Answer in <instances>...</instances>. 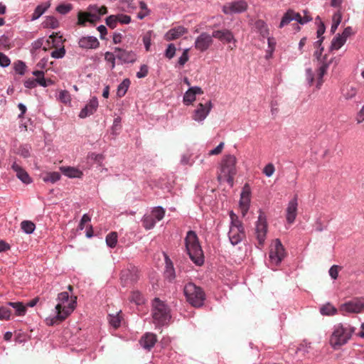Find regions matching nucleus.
I'll return each instance as SVG.
<instances>
[{
    "mask_svg": "<svg viewBox=\"0 0 364 364\" xmlns=\"http://www.w3.org/2000/svg\"><path fill=\"white\" fill-rule=\"evenodd\" d=\"M76 296H71L69 301V294L66 291L58 294L55 306L56 316L51 320V324L60 323L64 321L75 309Z\"/></svg>",
    "mask_w": 364,
    "mask_h": 364,
    "instance_id": "1",
    "label": "nucleus"
},
{
    "mask_svg": "<svg viewBox=\"0 0 364 364\" xmlns=\"http://www.w3.org/2000/svg\"><path fill=\"white\" fill-rule=\"evenodd\" d=\"M237 159L234 155H225L220 164L218 179L227 181L231 186L234 183V177L237 173Z\"/></svg>",
    "mask_w": 364,
    "mask_h": 364,
    "instance_id": "2",
    "label": "nucleus"
},
{
    "mask_svg": "<svg viewBox=\"0 0 364 364\" xmlns=\"http://www.w3.org/2000/svg\"><path fill=\"white\" fill-rule=\"evenodd\" d=\"M185 245L191 259L197 265L200 266L204 262V255L196 233L193 230L187 232L185 238Z\"/></svg>",
    "mask_w": 364,
    "mask_h": 364,
    "instance_id": "3",
    "label": "nucleus"
},
{
    "mask_svg": "<svg viewBox=\"0 0 364 364\" xmlns=\"http://www.w3.org/2000/svg\"><path fill=\"white\" fill-rule=\"evenodd\" d=\"M353 332V328L345 327L341 323L334 326L329 339L330 345L336 350L339 349L341 346L348 343Z\"/></svg>",
    "mask_w": 364,
    "mask_h": 364,
    "instance_id": "4",
    "label": "nucleus"
},
{
    "mask_svg": "<svg viewBox=\"0 0 364 364\" xmlns=\"http://www.w3.org/2000/svg\"><path fill=\"white\" fill-rule=\"evenodd\" d=\"M183 293L186 301L194 307H200L205 300V294L203 289L194 283L190 282L183 287Z\"/></svg>",
    "mask_w": 364,
    "mask_h": 364,
    "instance_id": "5",
    "label": "nucleus"
},
{
    "mask_svg": "<svg viewBox=\"0 0 364 364\" xmlns=\"http://www.w3.org/2000/svg\"><path fill=\"white\" fill-rule=\"evenodd\" d=\"M151 315L154 322L158 325L168 323L171 318L169 307L159 298L152 301Z\"/></svg>",
    "mask_w": 364,
    "mask_h": 364,
    "instance_id": "6",
    "label": "nucleus"
},
{
    "mask_svg": "<svg viewBox=\"0 0 364 364\" xmlns=\"http://www.w3.org/2000/svg\"><path fill=\"white\" fill-rule=\"evenodd\" d=\"M230 225L228 232V237L232 245L239 244L245 237V232L242 223L239 220L238 216L232 211L230 213Z\"/></svg>",
    "mask_w": 364,
    "mask_h": 364,
    "instance_id": "7",
    "label": "nucleus"
},
{
    "mask_svg": "<svg viewBox=\"0 0 364 364\" xmlns=\"http://www.w3.org/2000/svg\"><path fill=\"white\" fill-rule=\"evenodd\" d=\"M364 310V297H357L341 305L339 311L345 313L358 314Z\"/></svg>",
    "mask_w": 364,
    "mask_h": 364,
    "instance_id": "8",
    "label": "nucleus"
},
{
    "mask_svg": "<svg viewBox=\"0 0 364 364\" xmlns=\"http://www.w3.org/2000/svg\"><path fill=\"white\" fill-rule=\"evenodd\" d=\"M286 256L285 249L279 239L273 241L269 250L271 262L276 265L281 263Z\"/></svg>",
    "mask_w": 364,
    "mask_h": 364,
    "instance_id": "9",
    "label": "nucleus"
},
{
    "mask_svg": "<svg viewBox=\"0 0 364 364\" xmlns=\"http://www.w3.org/2000/svg\"><path fill=\"white\" fill-rule=\"evenodd\" d=\"M93 6L89 7V11L84 12L80 11L77 14V24L82 26H85L86 22H90L93 25L100 21V17L97 16L96 10H92L91 8Z\"/></svg>",
    "mask_w": 364,
    "mask_h": 364,
    "instance_id": "10",
    "label": "nucleus"
},
{
    "mask_svg": "<svg viewBox=\"0 0 364 364\" xmlns=\"http://www.w3.org/2000/svg\"><path fill=\"white\" fill-rule=\"evenodd\" d=\"M267 232V223L265 216L261 213L259 215L258 220L256 224V237L259 245H263L266 239Z\"/></svg>",
    "mask_w": 364,
    "mask_h": 364,
    "instance_id": "11",
    "label": "nucleus"
},
{
    "mask_svg": "<svg viewBox=\"0 0 364 364\" xmlns=\"http://www.w3.org/2000/svg\"><path fill=\"white\" fill-rule=\"evenodd\" d=\"M139 277V272L136 268L126 269L121 272V283L124 287H127L136 282Z\"/></svg>",
    "mask_w": 364,
    "mask_h": 364,
    "instance_id": "12",
    "label": "nucleus"
},
{
    "mask_svg": "<svg viewBox=\"0 0 364 364\" xmlns=\"http://www.w3.org/2000/svg\"><path fill=\"white\" fill-rule=\"evenodd\" d=\"M213 105L211 101H207L205 103H199L193 114V119L197 122L203 121L210 113Z\"/></svg>",
    "mask_w": 364,
    "mask_h": 364,
    "instance_id": "13",
    "label": "nucleus"
},
{
    "mask_svg": "<svg viewBox=\"0 0 364 364\" xmlns=\"http://www.w3.org/2000/svg\"><path fill=\"white\" fill-rule=\"evenodd\" d=\"M213 40L212 35L203 32L200 33L195 41V48L200 52H203L209 48L213 44Z\"/></svg>",
    "mask_w": 364,
    "mask_h": 364,
    "instance_id": "14",
    "label": "nucleus"
},
{
    "mask_svg": "<svg viewBox=\"0 0 364 364\" xmlns=\"http://www.w3.org/2000/svg\"><path fill=\"white\" fill-rule=\"evenodd\" d=\"M250 203V188L247 184L243 187L242 191L240 195V208L243 216L248 212Z\"/></svg>",
    "mask_w": 364,
    "mask_h": 364,
    "instance_id": "15",
    "label": "nucleus"
},
{
    "mask_svg": "<svg viewBox=\"0 0 364 364\" xmlns=\"http://www.w3.org/2000/svg\"><path fill=\"white\" fill-rule=\"evenodd\" d=\"M114 53H116V58L124 63H134L136 59V54L131 50L115 48Z\"/></svg>",
    "mask_w": 364,
    "mask_h": 364,
    "instance_id": "16",
    "label": "nucleus"
},
{
    "mask_svg": "<svg viewBox=\"0 0 364 364\" xmlns=\"http://www.w3.org/2000/svg\"><path fill=\"white\" fill-rule=\"evenodd\" d=\"M212 36L213 38L218 39L223 43H228L232 41L236 42L232 33L228 29L213 31Z\"/></svg>",
    "mask_w": 364,
    "mask_h": 364,
    "instance_id": "17",
    "label": "nucleus"
},
{
    "mask_svg": "<svg viewBox=\"0 0 364 364\" xmlns=\"http://www.w3.org/2000/svg\"><path fill=\"white\" fill-rule=\"evenodd\" d=\"M297 206L298 203L296 198H294L288 203V206L286 210V219L289 224H292L295 221L297 215Z\"/></svg>",
    "mask_w": 364,
    "mask_h": 364,
    "instance_id": "18",
    "label": "nucleus"
},
{
    "mask_svg": "<svg viewBox=\"0 0 364 364\" xmlns=\"http://www.w3.org/2000/svg\"><path fill=\"white\" fill-rule=\"evenodd\" d=\"M98 107V100L97 97H92L86 106L80 111L79 117L80 118H85L92 114Z\"/></svg>",
    "mask_w": 364,
    "mask_h": 364,
    "instance_id": "19",
    "label": "nucleus"
},
{
    "mask_svg": "<svg viewBox=\"0 0 364 364\" xmlns=\"http://www.w3.org/2000/svg\"><path fill=\"white\" fill-rule=\"evenodd\" d=\"M79 46L84 49H95L99 47L100 42L93 36L82 37L78 42Z\"/></svg>",
    "mask_w": 364,
    "mask_h": 364,
    "instance_id": "20",
    "label": "nucleus"
},
{
    "mask_svg": "<svg viewBox=\"0 0 364 364\" xmlns=\"http://www.w3.org/2000/svg\"><path fill=\"white\" fill-rule=\"evenodd\" d=\"M247 8V4L245 1L240 0L231 3L228 7H224L223 11L226 14L240 13L245 11Z\"/></svg>",
    "mask_w": 364,
    "mask_h": 364,
    "instance_id": "21",
    "label": "nucleus"
},
{
    "mask_svg": "<svg viewBox=\"0 0 364 364\" xmlns=\"http://www.w3.org/2000/svg\"><path fill=\"white\" fill-rule=\"evenodd\" d=\"M157 341L156 336L152 333H146L140 340L141 346L146 350L151 349Z\"/></svg>",
    "mask_w": 364,
    "mask_h": 364,
    "instance_id": "22",
    "label": "nucleus"
},
{
    "mask_svg": "<svg viewBox=\"0 0 364 364\" xmlns=\"http://www.w3.org/2000/svg\"><path fill=\"white\" fill-rule=\"evenodd\" d=\"M11 168L16 172L18 178H19L23 183L28 184L31 182V179L28 173L22 168L20 165L14 162L12 164Z\"/></svg>",
    "mask_w": 364,
    "mask_h": 364,
    "instance_id": "23",
    "label": "nucleus"
},
{
    "mask_svg": "<svg viewBox=\"0 0 364 364\" xmlns=\"http://www.w3.org/2000/svg\"><path fill=\"white\" fill-rule=\"evenodd\" d=\"M186 32L187 31L184 27L178 26L169 30L165 35V39L166 41H173L178 38Z\"/></svg>",
    "mask_w": 364,
    "mask_h": 364,
    "instance_id": "24",
    "label": "nucleus"
},
{
    "mask_svg": "<svg viewBox=\"0 0 364 364\" xmlns=\"http://www.w3.org/2000/svg\"><path fill=\"white\" fill-rule=\"evenodd\" d=\"M60 170L64 175L69 178H80L83 175L80 170L71 166H61Z\"/></svg>",
    "mask_w": 364,
    "mask_h": 364,
    "instance_id": "25",
    "label": "nucleus"
},
{
    "mask_svg": "<svg viewBox=\"0 0 364 364\" xmlns=\"http://www.w3.org/2000/svg\"><path fill=\"white\" fill-rule=\"evenodd\" d=\"M130 80L128 78L124 79L118 86L117 95L119 97H122L125 95L127 90L130 85Z\"/></svg>",
    "mask_w": 364,
    "mask_h": 364,
    "instance_id": "26",
    "label": "nucleus"
},
{
    "mask_svg": "<svg viewBox=\"0 0 364 364\" xmlns=\"http://www.w3.org/2000/svg\"><path fill=\"white\" fill-rule=\"evenodd\" d=\"M119 3L122 5V10L127 12H131L137 7L135 0H119Z\"/></svg>",
    "mask_w": 364,
    "mask_h": 364,
    "instance_id": "27",
    "label": "nucleus"
},
{
    "mask_svg": "<svg viewBox=\"0 0 364 364\" xmlns=\"http://www.w3.org/2000/svg\"><path fill=\"white\" fill-rule=\"evenodd\" d=\"M338 310L331 304L327 303L322 306L320 309V312L322 315L325 316H333L336 314Z\"/></svg>",
    "mask_w": 364,
    "mask_h": 364,
    "instance_id": "28",
    "label": "nucleus"
},
{
    "mask_svg": "<svg viewBox=\"0 0 364 364\" xmlns=\"http://www.w3.org/2000/svg\"><path fill=\"white\" fill-rule=\"evenodd\" d=\"M139 6L141 11L137 14V18L141 20L148 16L150 14L151 11L144 1H140L139 2Z\"/></svg>",
    "mask_w": 364,
    "mask_h": 364,
    "instance_id": "29",
    "label": "nucleus"
},
{
    "mask_svg": "<svg viewBox=\"0 0 364 364\" xmlns=\"http://www.w3.org/2000/svg\"><path fill=\"white\" fill-rule=\"evenodd\" d=\"M156 222V220L153 218V215H151V214L145 215L142 219V225L146 230L152 229L154 227Z\"/></svg>",
    "mask_w": 364,
    "mask_h": 364,
    "instance_id": "30",
    "label": "nucleus"
},
{
    "mask_svg": "<svg viewBox=\"0 0 364 364\" xmlns=\"http://www.w3.org/2000/svg\"><path fill=\"white\" fill-rule=\"evenodd\" d=\"M49 6H50V4H48V3H46L45 4L38 5L36 8V9L32 15V19L34 20V19L38 18L41 15H43L45 13V11L49 8Z\"/></svg>",
    "mask_w": 364,
    "mask_h": 364,
    "instance_id": "31",
    "label": "nucleus"
},
{
    "mask_svg": "<svg viewBox=\"0 0 364 364\" xmlns=\"http://www.w3.org/2000/svg\"><path fill=\"white\" fill-rule=\"evenodd\" d=\"M164 276L169 281H172L175 278V270L171 262L166 261V270L164 272Z\"/></svg>",
    "mask_w": 364,
    "mask_h": 364,
    "instance_id": "32",
    "label": "nucleus"
},
{
    "mask_svg": "<svg viewBox=\"0 0 364 364\" xmlns=\"http://www.w3.org/2000/svg\"><path fill=\"white\" fill-rule=\"evenodd\" d=\"M122 317L119 315V312H118L116 315L109 314L108 320L112 326L114 328H118L121 324Z\"/></svg>",
    "mask_w": 364,
    "mask_h": 364,
    "instance_id": "33",
    "label": "nucleus"
},
{
    "mask_svg": "<svg viewBox=\"0 0 364 364\" xmlns=\"http://www.w3.org/2000/svg\"><path fill=\"white\" fill-rule=\"evenodd\" d=\"M60 178V174L58 172H48L43 177V181L45 182H50L52 183H55L59 181Z\"/></svg>",
    "mask_w": 364,
    "mask_h": 364,
    "instance_id": "34",
    "label": "nucleus"
},
{
    "mask_svg": "<svg viewBox=\"0 0 364 364\" xmlns=\"http://www.w3.org/2000/svg\"><path fill=\"white\" fill-rule=\"evenodd\" d=\"M346 40L343 38L341 35H338L336 37H335L331 43V48L335 50H338L341 48L342 46L344 45Z\"/></svg>",
    "mask_w": 364,
    "mask_h": 364,
    "instance_id": "35",
    "label": "nucleus"
},
{
    "mask_svg": "<svg viewBox=\"0 0 364 364\" xmlns=\"http://www.w3.org/2000/svg\"><path fill=\"white\" fill-rule=\"evenodd\" d=\"M341 19H342V14L339 11L336 12L333 14V18H332L333 23H332L331 28V31L332 33H335L338 25L340 24V23L341 21Z\"/></svg>",
    "mask_w": 364,
    "mask_h": 364,
    "instance_id": "36",
    "label": "nucleus"
},
{
    "mask_svg": "<svg viewBox=\"0 0 364 364\" xmlns=\"http://www.w3.org/2000/svg\"><path fill=\"white\" fill-rule=\"evenodd\" d=\"M195 100L196 96L193 89L191 87L185 92L183 95V102L186 105H189L192 104Z\"/></svg>",
    "mask_w": 364,
    "mask_h": 364,
    "instance_id": "37",
    "label": "nucleus"
},
{
    "mask_svg": "<svg viewBox=\"0 0 364 364\" xmlns=\"http://www.w3.org/2000/svg\"><path fill=\"white\" fill-rule=\"evenodd\" d=\"M21 229L27 234L32 233L35 230V224L29 220H23L21 223Z\"/></svg>",
    "mask_w": 364,
    "mask_h": 364,
    "instance_id": "38",
    "label": "nucleus"
},
{
    "mask_svg": "<svg viewBox=\"0 0 364 364\" xmlns=\"http://www.w3.org/2000/svg\"><path fill=\"white\" fill-rule=\"evenodd\" d=\"M150 214L153 215L156 221H160L164 217L165 210L161 207H156L152 210Z\"/></svg>",
    "mask_w": 364,
    "mask_h": 364,
    "instance_id": "39",
    "label": "nucleus"
},
{
    "mask_svg": "<svg viewBox=\"0 0 364 364\" xmlns=\"http://www.w3.org/2000/svg\"><path fill=\"white\" fill-rule=\"evenodd\" d=\"M107 245L110 247H114L117 242V234L116 232L109 233L106 237Z\"/></svg>",
    "mask_w": 364,
    "mask_h": 364,
    "instance_id": "40",
    "label": "nucleus"
},
{
    "mask_svg": "<svg viewBox=\"0 0 364 364\" xmlns=\"http://www.w3.org/2000/svg\"><path fill=\"white\" fill-rule=\"evenodd\" d=\"M343 93L346 99H351L355 96L357 90L353 86L347 85L346 87L343 90Z\"/></svg>",
    "mask_w": 364,
    "mask_h": 364,
    "instance_id": "41",
    "label": "nucleus"
},
{
    "mask_svg": "<svg viewBox=\"0 0 364 364\" xmlns=\"http://www.w3.org/2000/svg\"><path fill=\"white\" fill-rule=\"evenodd\" d=\"M16 310V314L18 316L24 315L26 313V307L21 302H10L9 304Z\"/></svg>",
    "mask_w": 364,
    "mask_h": 364,
    "instance_id": "42",
    "label": "nucleus"
},
{
    "mask_svg": "<svg viewBox=\"0 0 364 364\" xmlns=\"http://www.w3.org/2000/svg\"><path fill=\"white\" fill-rule=\"evenodd\" d=\"M291 21H293L292 10H289L285 13V14L282 17L279 24V28H282L284 26L289 24Z\"/></svg>",
    "mask_w": 364,
    "mask_h": 364,
    "instance_id": "43",
    "label": "nucleus"
},
{
    "mask_svg": "<svg viewBox=\"0 0 364 364\" xmlns=\"http://www.w3.org/2000/svg\"><path fill=\"white\" fill-rule=\"evenodd\" d=\"M11 315V311L9 306L0 307V320H9Z\"/></svg>",
    "mask_w": 364,
    "mask_h": 364,
    "instance_id": "44",
    "label": "nucleus"
},
{
    "mask_svg": "<svg viewBox=\"0 0 364 364\" xmlns=\"http://www.w3.org/2000/svg\"><path fill=\"white\" fill-rule=\"evenodd\" d=\"M152 31H147L143 36V43L146 51H149L151 47Z\"/></svg>",
    "mask_w": 364,
    "mask_h": 364,
    "instance_id": "45",
    "label": "nucleus"
},
{
    "mask_svg": "<svg viewBox=\"0 0 364 364\" xmlns=\"http://www.w3.org/2000/svg\"><path fill=\"white\" fill-rule=\"evenodd\" d=\"M58 99L65 105L70 102L71 97L68 91L61 90L59 93Z\"/></svg>",
    "mask_w": 364,
    "mask_h": 364,
    "instance_id": "46",
    "label": "nucleus"
},
{
    "mask_svg": "<svg viewBox=\"0 0 364 364\" xmlns=\"http://www.w3.org/2000/svg\"><path fill=\"white\" fill-rule=\"evenodd\" d=\"M73 9V6L70 4H62L58 6L56 10L61 14H66L70 12Z\"/></svg>",
    "mask_w": 364,
    "mask_h": 364,
    "instance_id": "47",
    "label": "nucleus"
},
{
    "mask_svg": "<svg viewBox=\"0 0 364 364\" xmlns=\"http://www.w3.org/2000/svg\"><path fill=\"white\" fill-rule=\"evenodd\" d=\"M327 65L326 64H323L318 70V73H317V75H318V85H317V87H319L321 83H322V77H323V75L326 74V70H327Z\"/></svg>",
    "mask_w": 364,
    "mask_h": 364,
    "instance_id": "48",
    "label": "nucleus"
},
{
    "mask_svg": "<svg viewBox=\"0 0 364 364\" xmlns=\"http://www.w3.org/2000/svg\"><path fill=\"white\" fill-rule=\"evenodd\" d=\"M26 68V66L25 63L22 61L19 60L14 63L15 71L20 75L24 74Z\"/></svg>",
    "mask_w": 364,
    "mask_h": 364,
    "instance_id": "49",
    "label": "nucleus"
},
{
    "mask_svg": "<svg viewBox=\"0 0 364 364\" xmlns=\"http://www.w3.org/2000/svg\"><path fill=\"white\" fill-rule=\"evenodd\" d=\"M117 15H111L106 18V23L111 28H114L117 26Z\"/></svg>",
    "mask_w": 364,
    "mask_h": 364,
    "instance_id": "50",
    "label": "nucleus"
},
{
    "mask_svg": "<svg viewBox=\"0 0 364 364\" xmlns=\"http://www.w3.org/2000/svg\"><path fill=\"white\" fill-rule=\"evenodd\" d=\"M175 53H176L175 46L173 43L169 44L167 49L166 50L165 56L168 59H171L175 55Z\"/></svg>",
    "mask_w": 364,
    "mask_h": 364,
    "instance_id": "51",
    "label": "nucleus"
},
{
    "mask_svg": "<svg viewBox=\"0 0 364 364\" xmlns=\"http://www.w3.org/2000/svg\"><path fill=\"white\" fill-rule=\"evenodd\" d=\"M274 171V166L270 163L264 166L263 169V173L265 174L267 176L270 177L273 175Z\"/></svg>",
    "mask_w": 364,
    "mask_h": 364,
    "instance_id": "52",
    "label": "nucleus"
},
{
    "mask_svg": "<svg viewBox=\"0 0 364 364\" xmlns=\"http://www.w3.org/2000/svg\"><path fill=\"white\" fill-rule=\"evenodd\" d=\"M130 300L135 302L136 304L143 303V297L138 291H134L131 296Z\"/></svg>",
    "mask_w": 364,
    "mask_h": 364,
    "instance_id": "53",
    "label": "nucleus"
},
{
    "mask_svg": "<svg viewBox=\"0 0 364 364\" xmlns=\"http://www.w3.org/2000/svg\"><path fill=\"white\" fill-rule=\"evenodd\" d=\"M65 54V50L63 47L59 49H55L50 53L51 56L54 58H62L64 57Z\"/></svg>",
    "mask_w": 364,
    "mask_h": 364,
    "instance_id": "54",
    "label": "nucleus"
},
{
    "mask_svg": "<svg viewBox=\"0 0 364 364\" xmlns=\"http://www.w3.org/2000/svg\"><path fill=\"white\" fill-rule=\"evenodd\" d=\"M149 73V68L146 65H142L140 67V70L136 73V77L138 78L145 77Z\"/></svg>",
    "mask_w": 364,
    "mask_h": 364,
    "instance_id": "55",
    "label": "nucleus"
},
{
    "mask_svg": "<svg viewBox=\"0 0 364 364\" xmlns=\"http://www.w3.org/2000/svg\"><path fill=\"white\" fill-rule=\"evenodd\" d=\"M115 58H116V53L114 54L110 52H106L105 54V59L110 62L112 63V68H114L115 66Z\"/></svg>",
    "mask_w": 364,
    "mask_h": 364,
    "instance_id": "56",
    "label": "nucleus"
},
{
    "mask_svg": "<svg viewBox=\"0 0 364 364\" xmlns=\"http://www.w3.org/2000/svg\"><path fill=\"white\" fill-rule=\"evenodd\" d=\"M11 60L5 54L0 53V65L1 67H7L10 65Z\"/></svg>",
    "mask_w": 364,
    "mask_h": 364,
    "instance_id": "57",
    "label": "nucleus"
},
{
    "mask_svg": "<svg viewBox=\"0 0 364 364\" xmlns=\"http://www.w3.org/2000/svg\"><path fill=\"white\" fill-rule=\"evenodd\" d=\"M118 21L122 24H128L131 22V17L125 14L117 15Z\"/></svg>",
    "mask_w": 364,
    "mask_h": 364,
    "instance_id": "58",
    "label": "nucleus"
},
{
    "mask_svg": "<svg viewBox=\"0 0 364 364\" xmlns=\"http://www.w3.org/2000/svg\"><path fill=\"white\" fill-rule=\"evenodd\" d=\"M92 10H96L97 12V16L100 18V16L105 15L107 13V8L105 6H102L101 7H97V6H93L91 8Z\"/></svg>",
    "mask_w": 364,
    "mask_h": 364,
    "instance_id": "59",
    "label": "nucleus"
},
{
    "mask_svg": "<svg viewBox=\"0 0 364 364\" xmlns=\"http://www.w3.org/2000/svg\"><path fill=\"white\" fill-rule=\"evenodd\" d=\"M223 147H224V143L220 142L219 144V145L215 149L210 150L209 151L208 155L212 156V155H218V154H220L223 149Z\"/></svg>",
    "mask_w": 364,
    "mask_h": 364,
    "instance_id": "60",
    "label": "nucleus"
},
{
    "mask_svg": "<svg viewBox=\"0 0 364 364\" xmlns=\"http://www.w3.org/2000/svg\"><path fill=\"white\" fill-rule=\"evenodd\" d=\"M338 266L333 265L329 269V274L333 279H336L338 276Z\"/></svg>",
    "mask_w": 364,
    "mask_h": 364,
    "instance_id": "61",
    "label": "nucleus"
},
{
    "mask_svg": "<svg viewBox=\"0 0 364 364\" xmlns=\"http://www.w3.org/2000/svg\"><path fill=\"white\" fill-rule=\"evenodd\" d=\"M188 60V50H185L178 59V64L183 65Z\"/></svg>",
    "mask_w": 364,
    "mask_h": 364,
    "instance_id": "62",
    "label": "nucleus"
},
{
    "mask_svg": "<svg viewBox=\"0 0 364 364\" xmlns=\"http://www.w3.org/2000/svg\"><path fill=\"white\" fill-rule=\"evenodd\" d=\"M89 221H90V218L87 214L83 215L78 225V228L81 230H83L85 224Z\"/></svg>",
    "mask_w": 364,
    "mask_h": 364,
    "instance_id": "63",
    "label": "nucleus"
},
{
    "mask_svg": "<svg viewBox=\"0 0 364 364\" xmlns=\"http://www.w3.org/2000/svg\"><path fill=\"white\" fill-rule=\"evenodd\" d=\"M24 85L29 89L33 88L36 86V79L29 78L24 82Z\"/></svg>",
    "mask_w": 364,
    "mask_h": 364,
    "instance_id": "64",
    "label": "nucleus"
}]
</instances>
